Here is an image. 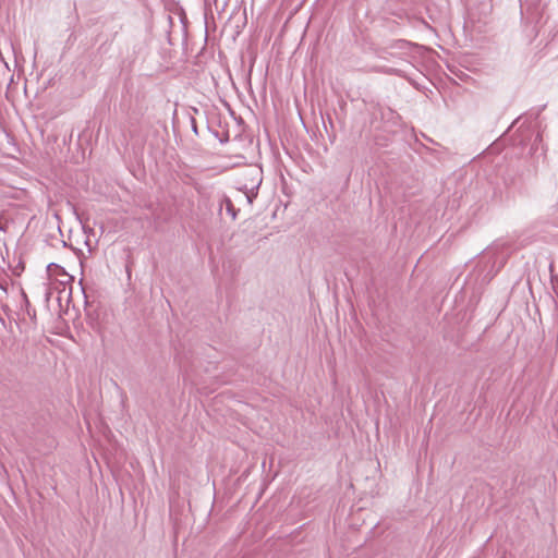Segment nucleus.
<instances>
[{"instance_id":"obj_2","label":"nucleus","mask_w":558,"mask_h":558,"mask_svg":"<svg viewBox=\"0 0 558 558\" xmlns=\"http://www.w3.org/2000/svg\"><path fill=\"white\" fill-rule=\"evenodd\" d=\"M221 205H225L227 213L231 216L233 220H235L239 209L234 207L232 201L228 196H225Z\"/></svg>"},{"instance_id":"obj_6","label":"nucleus","mask_w":558,"mask_h":558,"mask_svg":"<svg viewBox=\"0 0 558 558\" xmlns=\"http://www.w3.org/2000/svg\"><path fill=\"white\" fill-rule=\"evenodd\" d=\"M51 267H59V266L56 264H49L48 269H50Z\"/></svg>"},{"instance_id":"obj_1","label":"nucleus","mask_w":558,"mask_h":558,"mask_svg":"<svg viewBox=\"0 0 558 558\" xmlns=\"http://www.w3.org/2000/svg\"><path fill=\"white\" fill-rule=\"evenodd\" d=\"M529 172V166L521 160L509 163L501 174L504 185L507 190L522 187L524 184L525 175Z\"/></svg>"},{"instance_id":"obj_4","label":"nucleus","mask_w":558,"mask_h":558,"mask_svg":"<svg viewBox=\"0 0 558 558\" xmlns=\"http://www.w3.org/2000/svg\"><path fill=\"white\" fill-rule=\"evenodd\" d=\"M260 183H262V178L258 180L257 184H256L254 187H252V189H251V191H250V192H245V196H246L247 202H248L250 204H252V203H253V199H254V198L256 197V195H257V193H253V190H257V189H258V186L260 185Z\"/></svg>"},{"instance_id":"obj_5","label":"nucleus","mask_w":558,"mask_h":558,"mask_svg":"<svg viewBox=\"0 0 558 558\" xmlns=\"http://www.w3.org/2000/svg\"><path fill=\"white\" fill-rule=\"evenodd\" d=\"M192 122H193V131L197 134V126H196L195 120L192 119Z\"/></svg>"},{"instance_id":"obj_3","label":"nucleus","mask_w":558,"mask_h":558,"mask_svg":"<svg viewBox=\"0 0 558 558\" xmlns=\"http://www.w3.org/2000/svg\"><path fill=\"white\" fill-rule=\"evenodd\" d=\"M411 46V43L405 39L393 40L390 45V49H405Z\"/></svg>"}]
</instances>
